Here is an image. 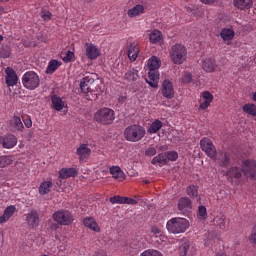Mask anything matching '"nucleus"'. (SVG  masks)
<instances>
[{
    "label": "nucleus",
    "instance_id": "f257e3e1",
    "mask_svg": "<svg viewBox=\"0 0 256 256\" xmlns=\"http://www.w3.org/2000/svg\"><path fill=\"white\" fill-rule=\"evenodd\" d=\"M159 67H161V60L156 56H152L148 60V79H146V83L157 89L159 87Z\"/></svg>",
    "mask_w": 256,
    "mask_h": 256
},
{
    "label": "nucleus",
    "instance_id": "f03ea898",
    "mask_svg": "<svg viewBox=\"0 0 256 256\" xmlns=\"http://www.w3.org/2000/svg\"><path fill=\"white\" fill-rule=\"evenodd\" d=\"M189 227V220L181 217H174L167 221L166 229L168 233L173 235H179V233H185Z\"/></svg>",
    "mask_w": 256,
    "mask_h": 256
},
{
    "label": "nucleus",
    "instance_id": "7ed1b4c3",
    "mask_svg": "<svg viewBox=\"0 0 256 256\" xmlns=\"http://www.w3.org/2000/svg\"><path fill=\"white\" fill-rule=\"evenodd\" d=\"M169 57L174 65H183L187 61V48L183 44H174L169 50Z\"/></svg>",
    "mask_w": 256,
    "mask_h": 256
},
{
    "label": "nucleus",
    "instance_id": "20e7f679",
    "mask_svg": "<svg viewBox=\"0 0 256 256\" xmlns=\"http://www.w3.org/2000/svg\"><path fill=\"white\" fill-rule=\"evenodd\" d=\"M124 137L130 143H137L145 137V127L139 124H131L125 128Z\"/></svg>",
    "mask_w": 256,
    "mask_h": 256
},
{
    "label": "nucleus",
    "instance_id": "39448f33",
    "mask_svg": "<svg viewBox=\"0 0 256 256\" xmlns=\"http://www.w3.org/2000/svg\"><path fill=\"white\" fill-rule=\"evenodd\" d=\"M94 119L101 125H111L115 121V111L111 108H102L94 114Z\"/></svg>",
    "mask_w": 256,
    "mask_h": 256
},
{
    "label": "nucleus",
    "instance_id": "423d86ee",
    "mask_svg": "<svg viewBox=\"0 0 256 256\" xmlns=\"http://www.w3.org/2000/svg\"><path fill=\"white\" fill-rule=\"evenodd\" d=\"M53 221L58 223V225H71L73 221H75V218L73 217V213H71L69 210L61 209L53 213L52 215Z\"/></svg>",
    "mask_w": 256,
    "mask_h": 256
},
{
    "label": "nucleus",
    "instance_id": "0eeeda50",
    "mask_svg": "<svg viewBox=\"0 0 256 256\" xmlns=\"http://www.w3.org/2000/svg\"><path fill=\"white\" fill-rule=\"evenodd\" d=\"M39 83V75H37V73L33 71H28L24 73V75L22 76V84L25 87V89L34 91V89H37V87H39Z\"/></svg>",
    "mask_w": 256,
    "mask_h": 256
},
{
    "label": "nucleus",
    "instance_id": "6e6552de",
    "mask_svg": "<svg viewBox=\"0 0 256 256\" xmlns=\"http://www.w3.org/2000/svg\"><path fill=\"white\" fill-rule=\"evenodd\" d=\"M242 173L247 177V179L256 181V161L253 159L243 160Z\"/></svg>",
    "mask_w": 256,
    "mask_h": 256
},
{
    "label": "nucleus",
    "instance_id": "1a4fd4ad",
    "mask_svg": "<svg viewBox=\"0 0 256 256\" xmlns=\"http://www.w3.org/2000/svg\"><path fill=\"white\" fill-rule=\"evenodd\" d=\"M219 165V167H229L231 163V154L226 151H216L215 157L211 158Z\"/></svg>",
    "mask_w": 256,
    "mask_h": 256
},
{
    "label": "nucleus",
    "instance_id": "9d476101",
    "mask_svg": "<svg viewBox=\"0 0 256 256\" xmlns=\"http://www.w3.org/2000/svg\"><path fill=\"white\" fill-rule=\"evenodd\" d=\"M200 147L202 151L211 158L215 157V153L217 152V148H215V145L213 144V141L211 139L204 137L200 140Z\"/></svg>",
    "mask_w": 256,
    "mask_h": 256
},
{
    "label": "nucleus",
    "instance_id": "9b49d317",
    "mask_svg": "<svg viewBox=\"0 0 256 256\" xmlns=\"http://www.w3.org/2000/svg\"><path fill=\"white\" fill-rule=\"evenodd\" d=\"M26 225L29 229H37L39 227V212L37 210H30L27 214L24 215Z\"/></svg>",
    "mask_w": 256,
    "mask_h": 256
},
{
    "label": "nucleus",
    "instance_id": "f8f14e48",
    "mask_svg": "<svg viewBox=\"0 0 256 256\" xmlns=\"http://www.w3.org/2000/svg\"><path fill=\"white\" fill-rule=\"evenodd\" d=\"M17 145V137L13 134H5L0 136V147L3 149H13Z\"/></svg>",
    "mask_w": 256,
    "mask_h": 256
},
{
    "label": "nucleus",
    "instance_id": "ddd939ff",
    "mask_svg": "<svg viewBox=\"0 0 256 256\" xmlns=\"http://www.w3.org/2000/svg\"><path fill=\"white\" fill-rule=\"evenodd\" d=\"M5 74V81L7 87H15V85L19 83V76H17V73L15 72V70H13V68L7 67L5 69Z\"/></svg>",
    "mask_w": 256,
    "mask_h": 256
},
{
    "label": "nucleus",
    "instance_id": "4468645a",
    "mask_svg": "<svg viewBox=\"0 0 256 256\" xmlns=\"http://www.w3.org/2000/svg\"><path fill=\"white\" fill-rule=\"evenodd\" d=\"M191 209H193V202L191 199H189V197H181L178 201V211L185 215V213H188Z\"/></svg>",
    "mask_w": 256,
    "mask_h": 256
},
{
    "label": "nucleus",
    "instance_id": "2eb2a0df",
    "mask_svg": "<svg viewBox=\"0 0 256 256\" xmlns=\"http://www.w3.org/2000/svg\"><path fill=\"white\" fill-rule=\"evenodd\" d=\"M76 155H78L80 163H85L91 155V149L87 147V144H81L76 150Z\"/></svg>",
    "mask_w": 256,
    "mask_h": 256
},
{
    "label": "nucleus",
    "instance_id": "dca6fc26",
    "mask_svg": "<svg viewBox=\"0 0 256 256\" xmlns=\"http://www.w3.org/2000/svg\"><path fill=\"white\" fill-rule=\"evenodd\" d=\"M225 175L231 181H233V179L239 181V179L243 177V167L241 166V168H239L237 166H232L226 171Z\"/></svg>",
    "mask_w": 256,
    "mask_h": 256
},
{
    "label": "nucleus",
    "instance_id": "f3484780",
    "mask_svg": "<svg viewBox=\"0 0 256 256\" xmlns=\"http://www.w3.org/2000/svg\"><path fill=\"white\" fill-rule=\"evenodd\" d=\"M162 95L166 99H173L175 97V90L173 89V83L169 80H164L162 84Z\"/></svg>",
    "mask_w": 256,
    "mask_h": 256
},
{
    "label": "nucleus",
    "instance_id": "a211bd4d",
    "mask_svg": "<svg viewBox=\"0 0 256 256\" xmlns=\"http://www.w3.org/2000/svg\"><path fill=\"white\" fill-rule=\"evenodd\" d=\"M99 55H101V50L95 44L86 43V56L88 59L94 61Z\"/></svg>",
    "mask_w": 256,
    "mask_h": 256
},
{
    "label": "nucleus",
    "instance_id": "6ab92c4d",
    "mask_svg": "<svg viewBox=\"0 0 256 256\" xmlns=\"http://www.w3.org/2000/svg\"><path fill=\"white\" fill-rule=\"evenodd\" d=\"M83 225L84 227H87V229H90V231H94L95 233H99L101 231V227H99V224H97V221H95V218L93 217L84 218Z\"/></svg>",
    "mask_w": 256,
    "mask_h": 256
},
{
    "label": "nucleus",
    "instance_id": "aec40b11",
    "mask_svg": "<svg viewBox=\"0 0 256 256\" xmlns=\"http://www.w3.org/2000/svg\"><path fill=\"white\" fill-rule=\"evenodd\" d=\"M233 5L239 11H249L253 7V0H234Z\"/></svg>",
    "mask_w": 256,
    "mask_h": 256
},
{
    "label": "nucleus",
    "instance_id": "412c9836",
    "mask_svg": "<svg viewBox=\"0 0 256 256\" xmlns=\"http://www.w3.org/2000/svg\"><path fill=\"white\" fill-rule=\"evenodd\" d=\"M143 13H145V6H143V4H136L134 7L128 9L127 11V15L131 19L141 16Z\"/></svg>",
    "mask_w": 256,
    "mask_h": 256
},
{
    "label": "nucleus",
    "instance_id": "4be33fe9",
    "mask_svg": "<svg viewBox=\"0 0 256 256\" xmlns=\"http://www.w3.org/2000/svg\"><path fill=\"white\" fill-rule=\"evenodd\" d=\"M95 83V79L92 77L86 76L80 82V89L82 93H89L91 90V85Z\"/></svg>",
    "mask_w": 256,
    "mask_h": 256
},
{
    "label": "nucleus",
    "instance_id": "5701e85b",
    "mask_svg": "<svg viewBox=\"0 0 256 256\" xmlns=\"http://www.w3.org/2000/svg\"><path fill=\"white\" fill-rule=\"evenodd\" d=\"M202 69L206 73H213L217 69V64L215 63V59L206 58L202 63Z\"/></svg>",
    "mask_w": 256,
    "mask_h": 256
},
{
    "label": "nucleus",
    "instance_id": "b1692460",
    "mask_svg": "<svg viewBox=\"0 0 256 256\" xmlns=\"http://www.w3.org/2000/svg\"><path fill=\"white\" fill-rule=\"evenodd\" d=\"M16 210L17 208L13 205L6 207L3 215L0 217V223H7L13 217Z\"/></svg>",
    "mask_w": 256,
    "mask_h": 256
},
{
    "label": "nucleus",
    "instance_id": "393cba45",
    "mask_svg": "<svg viewBox=\"0 0 256 256\" xmlns=\"http://www.w3.org/2000/svg\"><path fill=\"white\" fill-rule=\"evenodd\" d=\"M77 169L75 168H62L59 171L60 179H69L70 177H77Z\"/></svg>",
    "mask_w": 256,
    "mask_h": 256
},
{
    "label": "nucleus",
    "instance_id": "a878e982",
    "mask_svg": "<svg viewBox=\"0 0 256 256\" xmlns=\"http://www.w3.org/2000/svg\"><path fill=\"white\" fill-rule=\"evenodd\" d=\"M51 103H52V107L53 109H55V111H63V108L65 107V101H63V99L57 95H53L51 97Z\"/></svg>",
    "mask_w": 256,
    "mask_h": 256
},
{
    "label": "nucleus",
    "instance_id": "bb28decb",
    "mask_svg": "<svg viewBox=\"0 0 256 256\" xmlns=\"http://www.w3.org/2000/svg\"><path fill=\"white\" fill-rule=\"evenodd\" d=\"M190 247H191V244H189L187 239L180 240V243H179L180 256H190L191 255V253L189 252Z\"/></svg>",
    "mask_w": 256,
    "mask_h": 256
},
{
    "label": "nucleus",
    "instance_id": "cd10ccee",
    "mask_svg": "<svg viewBox=\"0 0 256 256\" xmlns=\"http://www.w3.org/2000/svg\"><path fill=\"white\" fill-rule=\"evenodd\" d=\"M25 129V126H23V122L21 121V117L19 116H14L12 120V131L13 133H23Z\"/></svg>",
    "mask_w": 256,
    "mask_h": 256
},
{
    "label": "nucleus",
    "instance_id": "c85d7f7f",
    "mask_svg": "<svg viewBox=\"0 0 256 256\" xmlns=\"http://www.w3.org/2000/svg\"><path fill=\"white\" fill-rule=\"evenodd\" d=\"M220 37L223 41H233L235 39V31L231 28H224L220 32Z\"/></svg>",
    "mask_w": 256,
    "mask_h": 256
},
{
    "label": "nucleus",
    "instance_id": "c756f323",
    "mask_svg": "<svg viewBox=\"0 0 256 256\" xmlns=\"http://www.w3.org/2000/svg\"><path fill=\"white\" fill-rule=\"evenodd\" d=\"M51 189H53V182L44 181L40 184L38 191L40 195H49V193H51Z\"/></svg>",
    "mask_w": 256,
    "mask_h": 256
},
{
    "label": "nucleus",
    "instance_id": "7c9ffc66",
    "mask_svg": "<svg viewBox=\"0 0 256 256\" xmlns=\"http://www.w3.org/2000/svg\"><path fill=\"white\" fill-rule=\"evenodd\" d=\"M110 173L112 174L113 179H118L119 181L125 179V173L119 166L110 167Z\"/></svg>",
    "mask_w": 256,
    "mask_h": 256
},
{
    "label": "nucleus",
    "instance_id": "2f4dec72",
    "mask_svg": "<svg viewBox=\"0 0 256 256\" xmlns=\"http://www.w3.org/2000/svg\"><path fill=\"white\" fill-rule=\"evenodd\" d=\"M149 41L150 43H152L153 45L157 44V43H161V41H163V34L161 33V31L159 30H153L150 34H149Z\"/></svg>",
    "mask_w": 256,
    "mask_h": 256
},
{
    "label": "nucleus",
    "instance_id": "473e14b6",
    "mask_svg": "<svg viewBox=\"0 0 256 256\" xmlns=\"http://www.w3.org/2000/svg\"><path fill=\"white\" fill-rule=\"evenodd\" d=\"M128 57L130 61H136L139 57V45L131 44L128 48Z\"/></svg>",
    "mask_w": 256,
    "mask_h": 256
},
{
    "label": "nucleus",
    "instance_id": "72a5a7b5",
    "mask_svg": "<svg viewBox=\"0 0 256 256\" xmlns=\"http://www.w3.org/2000/svg\"><path fill=\"white\" fill-rule=\"evenodd\" d=\"M60 65H61L60 61L56 59L50 60L46 68V73L48 75L55 73L59 69Z\"/></svg>",
    "mask_w": 256,
    "mask_h": 256
},
{
    "label": "nucleus",
    "instance_id": "f704fd0d",
    "mask_svg": "<svg viewBox=\"0 0 256 256\" xmlns=\"http://www.w3.org/2000/svg\"><path fill=\"white\" fill-rule=\"evenodd\" d=\"M163 127V122H161V120L156 119L154 120L151 125L148 128V133H150L151 135H154L155 133H157L161 128Z\"/></svg>",
    "mask_w": 256,
    "mask_h": 256
},
{
    "label": "nucleus",
    "instance_id": "c9c22d12",
    "mask_svg": "<svg viewBox=\"0 0 256 256\" xmlns=\"http://www.w3.org/2000/svg\"><path fill=\"white\" fill-rule=\"evenodd\" d=\"M151 163L152 165H157V163H159V165H167L168 163L167 154L166 153L158 154L152 159Z\"/></svg>",
    "mask_w": 256,
    "mask_h": 256
},
{
    "label": "nucleus",
    "instance_id": "e433bc0d",
    "mask_svg": "<svg viewBox=\"0 0 256 256\" xmlns=\"http://www.w3.org/2000/svg\"><path fill=\"white\" fill-rule=\"evenodd\" d=\"M212 223L216 227H219V229L225 230V228H226L225 216H223V215H218V216L214 217V219L212 220Z\"/></svg>",
    "mask_w": 256,
    "mask_h": 256
},
{
    "label": "nucleus",
    "instance_id": "4c0bfd02",
    "mask_svg": "<svg viewBox=\"0 0 256 256\" xmlns=\"http://www.w3.org/2000/svg\"><path fill=\"white\" fill-rule=\"evenodd\" d=\"M242 110L244 113H247V115H251L252 117H256V105L255 104H245L242 107Z\"/></svg>",
    "mask_w": 256,
    "mask_h": 256
},
{
    "label": "nucleus",
    "instance_id": "58836bf2",
    "mask_svg": "<svg viewBox=\"0 0 256 256\" xmlns=\"http://www.w3.org/2000/svg\"><path fill=\"white\" fill-rule=\"evenodd\" d=\"M13 163V158L9 155L0 156V168L3 169L5 167H9Z\"/></svg>",
    "mask_w": 256,
    "mask_h": 256
},
{
    "label": "nucleus",
    "instance_id": "ea45409f",
    "mask_svg": "<svg viewBox=\"0 0 256 256\" xmlns=\"http://www.w3.org/2000/svg\"><path fill=\"white\" fill-rule=\"evenodd\" d=\"M139 72L135 69L129 70L125 73L124 78L127 79V81H137L139 79Z\"/></svg>",
    "mask_w": 256,
    "mask_h": 256
},
{
    "label": "nucleus",
    "instance_id": "a19ab883",
    "mask_svg": "<svg viewBox=\"0 0 256 256\" xmlns=\"http://www.w3.org/2000/svg\"><path fill=\"white\" fill-rule=\"evenodd\" d=\"M186 192L189 197H197L199 195V188L196 185H190L187 187Z\"/></svg>",
    "mask_w": 256,
    "mask_h": 256
},
{
    "label": "nucleus",
    "instance_id": "79ce46f5",
    "mask_svg": "<svg viewBox=\"0 0 256 256\" xmlns=\"http://www.w3.org/2000/svg\"><path fill=\"white\" fill-rule=\"evenodd\" d=\"M136 247H139V244L137 241H133L129 244L128 253L129 255H137L141 249H136Z\"/></svg>",
    "mask_w": 256,
    "mask_h": 256
},
{
    "label": "nucleus",
    "instance_id": "37998d69",
    "mask_svg": "<svg viewBox=\"0 0 256 256\" xmlns=\"http://www.w3.org/2000/svg\"><path fill=\"white\" fill-rule=\"evenodd\" d=\"M197 215L200 221H205L207 219V208L205 206H199Z\"/></svg>",
    "mask_w": 256,
    "mask_h": 256
},
{
    "label": "nucleus",
    "instance_id": "c03bdc74",
    "mask_svg": "<svg viewBox=\"0 0 256 256\" xmlns=\"http://www.w3.org/2000/svg\"><path fill=\"white\" fill-rule=\"evenodd\" d=\"M140 256H163L161 252L155 249H148L141 253Z\"/></svg>",
    "mask_w": 256,
    "mask_h": 256
},
{
    "label": "nucleus",
    "instance_id": "a18cd8bd",
    "mask_svg": "<svg viewBox=\"0 0 256 256\" xmlns=\"http://www.w3.org/2000/svg\"><path fill=\"white\" fill-rule=\"evenodd\" d=\"M125 197L123 196H113L110 198V203L112 205L118 204V205H124Z\"/></svg>",
    "mask_w": 256,
    "mask_h": 256
},
{
    "label": "nucleus",
    "instance_id": "49530a36",
    "mask_svg": "<svg viewBox=\"0 0 256 256\" xmlns=\"http://www.w3.org/2000/svg\"><path fill=\"white\" fill-rule=\"evenodd\" d=\"M167 161H177L179 159V154L176 151L166 152Z\"/></svg>",
    "mask_w": 256,
    "mask_h": 256
},
{
    "label": "nucleus",
    "instance_id": "de8ad7c7",
    "mask_svg": "<svg viewBox=\"0 0 256 256\" xmlns=\"http://www.w3.org/2000/svg\"><path fill=\"white\" fill-rule=\"evenodd\" d=\"M191 81H193V75H191V73H189V72H185V73L182 75L181 82H182L184 85H187L188 83H191Z\"/></svg>",
    "mask_w": 256,
    "mask_h": 256
},
{
    "label": "nucleus",
    "instance_id": "09e8293b",
    "mask_svg": "<svg viewBox=\"0 0 256 256\" xmlns=\"http://www.w3.org/2000/svg\"><path fill=\"white\" fill-rule=\"evenodd\" d=\"M75 58V53L71 52L70 50L66 53V55L63 57L64 63H71L73 59Z\"/></svg>",
    "mask_w": 256,
    "mask_h": 256
},
{
    "label": "nucleus",
    "instance_id": "8fccbe9b",
    "mask_svg": "<svg viewBox=\"0 0 256 256\" xmlns=\"http://www.w3.org/2000/svg\"><path fill=\"white\" fill-rule=\"evenodd\" d=\"M202 99H204V101H208L209 103H211L213 101V94H211V92L209 91H205L201 94Z\"/></svg>",
    "mask_w": 256,
    "mask_h": 256
},
{
    "label": "nucleus",
    "instance_id": "3c124183",
    "mask_svg": "<svg viewBox=\"0 0 256 256\" xmlns=\"http://www.w3.org/2000/svg\"><path fill=\"white\" fill-rule=\"evenodd\" d=\"M138 243V247H136V249H146L147 247V240L145 238H140L138 241H136Z\"/></svg>",
    "mask_w": 256,
    "mask_h": 256
},
{
    "label": "nucleus",
    "instance_id": "603ef678",
    "mask_svg": "<svg viewBox=\"0 0 256 256\" xmlns=\"http://www.w3.org/2000/svg\"><path fill=\"white\" fill-rule=\"evenodd\" d=\"M145 155L147 157H153L157 155V149H155V147H149L148 149H146Z\"/></svg>",
    "mask_w": 256,
    "mask_h": 256
},
{
    "label": "nucleus",
    "instance_id": "864d4df0",
    "mask_svg": "<svg viewBox=\"0 0 256 256\" xmlns=\"http://www.w3.org/2000/svg\"><path fill=\"white\" fill-rule=\"evenodd\" d=\"M23 122L25 127H27V129H31V127H33V121H31V117L28 116L24 118Z\"/></svg>",
    "mask_w": 256,
    "mask_h": 256
},
{
    "label": "nucleus",
    "instance_id": "5fc2aeb1",
    "mask_svg": "<svg viewBox=\"0 0 256 256\" xmlns=\"http://www.w3.org/2000/svg\"><path fill=\"white\" fill-rule=\"evenodd\" d=\"M209 105H211V102L204 100L203 102L200 103L199 109H201L202 111H205V109H207Z\"/></svg>",
    "mask_w": 256,
    "mask_h": 256
},
{
    "label": "nucleus",
    "instance_id": "6e6d98bb",
    "mask_svg": "<svg viewBox=\"0 0 256 256\" xmlns=\"http://www.w3.org/2000/svg\"><path fill=\"white\" fill-rule=\"evenodd\" d=\"M124 205H135L137 203V200L129 198V197H124Z\"/></svg>",
    "mask_w": 256,
    "mask_h": 256
},
{
    "label": "nucleus",
    "instance_id": "4d7b16f0",
    "mask_svg": "<svg viewBox=\"0 0 256 256\" xmlns=\"http://www.w3.org/2000/svg\"><path fill=\"white\" fill-rule=\"evenodd\" d=\"M151 233L153 235H160L161 234V229H159V227H157V226H152L151 227Z\"/></svg>",
    "mask_w": 256,
    "mask_h": 256
},
{
    "label": "nucleus",
    "instance_id": "13d9d810",
    "mask_svg": "<svg viewBox=\"0 0 256 256\" xmlns=\"http://www.w3.org/2000/svg\"><path fill=\"white\" fill-rule=\"evenodd\" d=\"M41 17L44 19V21H49L51 19V12H43Z\"/></svg>",
    "mask_w": 256,
    "mask_h": 256
},
{
    "label": "nucleus",
    "instance_id": "bf43d9fd",
    "mask_svg": "<svg viewBox=\"0 0 256 256\" xmlns=\"http://www.w3.org/2000/svg\"><path fill=\"white\" fill-rule=\"evenodd\" d=\"M201 3H205V5H211L213 3H215V1L217 0H200Z\"/></svg>",
    "mask_w": 256,
    "mask_h": 256
},
{
    "label": "nucleus",
    "instance_id": "052dcab7",
    "mask_svg": "<svg viewBox=\"0 0 256 256\" xmlns=\"http://www.w3.org/2000/svg\"><path fill=\"white\" fill-rule=\"evenodd\" d=\"M51 229H59V223L57 224H52Z\"/></svg>",
    "mask_w": 256,
    "mask_h": 256
},
{
    "label": "nucleus",
    "instance_id": "680f3d73",
    "mask_svg": "<svg viewBox=\"0 0 256 256\" xmlns=\"http://www.w3.org/2000/svg\"><path fill=\"white\" fill-rule=\"evenodd\" d=\"M96 256H107V254L105 252H98Z\"/></svg>",
    "mask_w": 256,
    "mask_h": 256
},
{
    "label": "nucleus",
    "instance_id": "e2e57ef3",
    "mask_svg": "<svg viewBox=\"0 0 256 256\" xmlns=\"http://www.w3.org/2000/svg\"><path fill=\"white\" fill-rule=\"evenodd\" d=\"M4 11H5V9L0 6V15H3Z\"/></svg>",
    "mask_w": 256,
    "mask_h": 256
},
{
    "label": "nucleus",
    "instance_id": "0e129e2a",
    "mask_svg": "<svg viewBox=\"0 0 256 256\" xmlns=\"http://www.w3.org/2000/svg\"><path fill=\"white\" fill-rule=\"evenodd\" d=\"M215 256H225L224 253L216 254Z\"/></svg>",
    "mask_w": 256,
    "mask_h": 256
},
{
    "label": "nucleus",
    "instance_id": "69168bd1",
    "mask_svg": "<svg viewBox=\"0 0 256 256\" xmlns=\"http://www.w3.org/2000/svg\"><path fill=\"white\" fill-rule=\"evenodd\" d=\"M9 0H0V3H7Z\"/></svg>",
    "mask_w": 256,
    "mask_h": 256
},
{
    "label": "nucleus",
    "instance_id": "338daca9",
    "mask_svg": "<svg viewBox=\"0 0 256 256\" xmlns=\"http://www.w3.org/2000/svg\"><path fill=\"white\" fill-rule=\"evenodd\" d=\"M3 41V35L0 34V43Z\"/></svg>",
    "mask_w": 256,
    "mask_h": 256
},
{
    "label": "nucleus",
    "instance_id": "774afa93",
    "mask_svg": "<svg viewBox=\"0 0 256 256\" xmlns=\"http://www.w3.org/2000/svg\"><path fill=\"white\" fill-rule=\"evenodd\" d=\"M144 183H145L146 185H149V180H145Z\"/></svg>",
    "mask_w": 256,
    "mask_h": 256
}]
</instances>
